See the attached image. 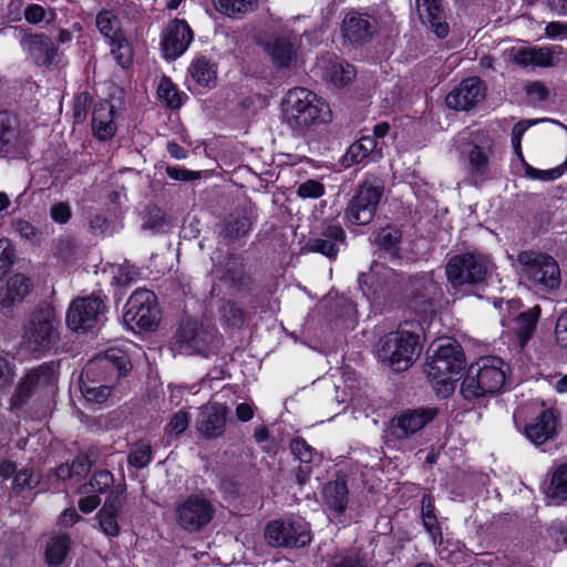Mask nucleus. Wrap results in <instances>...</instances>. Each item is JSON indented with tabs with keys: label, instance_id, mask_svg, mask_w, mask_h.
<instances>
[{
	"label": "nucleus",
	"instance_id": "7c9ffc66",
	"mask_svg": "<svg viewBox=\"0 0 567 567\" xmlns=\"http://www.w3.org/2000/svg\"><path fill=\"white\" fill-rule=\"evenodd\" d=\"M349 496V487L344 475L337 474L334 480L328 481L322 487L324 505L340 522H342L341 516H344L347 512Z\"/></svg>",
	"mask_w": 567,
	"mask_h": 567
},
{
	"label": "nucleus",
	"instance_id": "a19ab883",
	"mask_svg": "<svg viewBox=\"0 0 567 567\" xmlns=\"http://www.w3.org/2000/svg\"><path fill=\"white\" fill-rule=\"evenodd\" d=\"M324 78L338 87H344L355 78V68L347 61L334 58L324 69Z\"/></svg>",
	"mask_w": 567,
	"mask_h": 567
},
{
	"label": "nucleus",
	"instance_id": "dca6fc26",
	"mask_svg": "<svg viewBox=\"0 0 567 567\" xmlns=\"http://www.w3.org/2000/svg\"><path fill=\"white\" fill-rule=\"evenodd\" d=\"M561 45H524L509 49V61L522 69H550L558 65Z\"/></svg>",
	"mask_w": 567,
	"mask_h": 567
},
{
	"label": "nucleus",
	"instance_id": "72a5a7b5",
	"mask_svg": "<svg viewBox=\"0 0 567 567\" xmlns=\"http://www.w3.org/2000/svg\"><path fill=\"white\" fill-rule=\"evenodd\" d=\"M542 316V307L535 305L515 316L512 320L511 332L520 350L532 340Z\"/></svg>",
	"mask_w": 567,
	"mask_h": 567
},
{
	"label": "nucleus",
	"instance_id": "7ed1b4c3",
	"mask_svg": "<svg viewBox=\"0 0 567 567\" xmlns=\"http://www.w3.org/2000/svg\"><path fill=\"white\" fill-rule=\"evenodd\" d=\"M503 368L504 361L494 355L482 357L472 363L461 384V393L464 399L472 401L502 393L506 381Z\"/></svg>",
	"mask_w": 567,
	"mask_h": 567
},
{
	"label": "nucleus",
	"instance_id": "13d9d810",
	"mask_svg": "<svg viewBox=\"0 0 567 567\" xmlns=\"http://www.w3.org/2000/svg\"><path fill=\"white\" fill-rule=\"evenodd\" d=\"M120 514L114 513H103L102 511L96 513V519L99 522L100 528L105 536L117 537L120 535Z\"/></svg>",
	"mask_w": 567,
	"mask_h": 567
},
{
	"label": "nucleus",
	"instance_id": "6ab92c4d",
	"mask_svg": "<svg viewBox=\"0 0 567 567\" xmlns=\"http://www.w3.org/2000/svg\"><path fill=\"white\" fill-rule=\"evenodd\" d=\"M340 31L344 43L361 48L373 39L378 31V22L368 12L350 10L343 17Z\"/></svg>",
	"mask_w": 567,
	"mask_h": 567
},
{
	"label": "nucleus",
	"instance_id": "3c124183",
	"mask_svg": "<svg viewBox=\"0 0 567 567\" xmlns=\"http://www.w3.org/2000/svg\"><path fill=\"white\" fill-rule=\"evenodd\" d=\"M153 461V450L148 442L138 441L128 452L127 463L134 468H144Z\"/></svg>",
	"mask_w": 567,
	"mask_h": 567
},
{
	"label": "nucleus",
	"instance_id": "338daca9",
	"mask_svg": "<svg viewBox=\"0 0 567 567\" xmlns=\"http://www.w3.org/2000/svg\"><path fill=\"white\" fill-rule=\"evenodd\" d=\"M50 217L56 224H66L72 217V210L68 203L60 202L50 208Z\"/></svg>",
	"mask_w": 567,
	"mask_h": 567
},
{
	"label": "nucleus",
	"instance_id": "4d7b16f0",
	"mask_svg": "<svg viewBox=\"0 0 567 567\" xmlns=\"http://www.w3.org/2000/svg\"><path fill=\"white\" fill-rule=\"evenodd\" d=\"M126 487L125 485H117L106 496L103 506L100 508L103 513H114L122 515L125 505Z\"/></svg>",
	"mask_w": 567,
	"mask_h": 567
},
{
	"label": "nucleus",
	"instance_id": "20e7f679",
	"mask_svg": "<svg viewBox=\"0 0 567 567\" xmlns=\"http://www.w3.org/2000/svg\"><path fill=\"white\" fill-rule=\"evenodd\" d=\"M284 117L295 131H303L326 122L330 116L329 105L315 92L306 87H293L284 100Z\"/></svg>",
	"mask_w": 567,
	"mask_h": 567
},
{
	"label": "nucleus",
	"instance_id": "2f4dec72",
	"mask_svg": "<svg viewBox=\"0 0 567 567\" xmlns=\"http://www.w3.org/2000/svg\"><path fill=\"white\" fill-rule=\"evenodd\" d=\"M227 408L215 403L200 411L196 429L206 440L217 439L224 435L226 429Z\"/></svg>",
	"mask_w": 567,
	"mask_h": 567
},
{
	"label": "nucleus",
	"instance_id": "f03ea898",
	"mask_svg": "<svg viewBox=\"0 0 567 567\" xmlns=\"http://www.w3.org/2000/svg\"><path fill=\"white\" fill-rule=\"evenodd\" d=\"M426 367L436 394L449 398L454 393L456 383L466 368L462 346L455 340L440 344L434 353L427 358Z\"/></svg>",
	"mask_w": 567,
	"mask_h": 567
},
{
	"label": "nucleus",
	"instance_id": "bf43d9fd",
	"mask_svg": "<svg viewBox=\"0 0 567 567\" xmlns=\"http://www.w3.org/2000/svg\"><path fill=\"white\" fill-rule=\"evenodd\" d=\"M39 484V481L33 477L32 468H22L18 471L12 480V491L16 494L22 493L25 488L33 489Z\"/></svg>",
	"mask_w": 567,
	"mask_h": 567
},
{
	"label": "nucleus",
	"instance_id": "c756f323",
	"mask_svg": "<svg viewBox=\"0 0 567 567\" xmlns=\"http://www.w3.org/2000/svg\"><path fill=\"white\" fill-rule=\"evenodd\" d=\"M402 238V228L389 223L373 231L371 243L377 248L379 257L395 260L401 258Z\"/></svg>",
	"mask_w": 567,
	"mask_h": 567
},
{
	"label": "nucleus",
	"instance_id": "49530a36",
	"mask_svg": "<svg viewBox=\"0 0 567 567\" xmlns=\"http://www.w3.org/2000/svg\"><path fill=\"white\" fill-rule=\"evenodd\" d=\"M27 377L31 380L35 389L38 386H52L56 382L55 362H43L29 371Z\"/></svg>",
	"mask_w": 567,
	"mask_h": 567
},
{
	"label": "nucleus",
	"instance_id": "c85d7f7f",
	"mask_svg": "<svg viewBox=\"0 0 567 567\" xmlns=\"http://www.w3.org/2000/svg\"><path fill=\"white\" fill-rule=\"evenodd\" d=\"M23 153L20 126L17 117L0 111V157L18 158Z\"/></svg>",
	"mask_w": 567,
	"mask_h": 567
},
{
	"label": "nucleus",
	"instance_id": "ea45409f",
	"mask_svg": "<svg viewBox=\"0 0 567 567\" xmlns=\"http://www.w3.org/2000/svg\"><path fill=\"white\" fill-rule=\"evenodd\" d=\"M71 537L68 534H58L48 542L44 560L48 567L61 566L71 550Z\"/></svg>",
	"mask_w": 567,
	"mask_h": 567
},
{
	"label": "nucleus",
	"instance_id": "37998d69",
	"mask_svg": "<svg viewBox=\"0 0 567 567\" xmlns=\"http://www.w3.org/2000/svg\"><path fill=\"white\" fill-rule=\"evenodd\" d=\"M424 530L442 559H450L453 550H449L450 542H444L442 525L437 516L421 519Z\"/></svg>",
	"mask_w": 567,
	"mask_h": 567
},
{
	"label": "nucleus",
	"instance_id": "5fc2aeb1",
	"mask_svg": "<svg viewBox=\"0 0 567 567\" xmlns=\"http://www.w3.org/2000/svg\"><path fill=\"white\" fill-rule=\"evenodd\" d=\"M93 104V97L89 91H83L74 95L72 102V116L76 124H83L89 115Z\"/></svg>",
	"mask_w": 567,
	"mask_h": 567
},
{
	"label": "nucleus",
	"instance_id": "8fccbe9b",
	"mask_svg": "<svg viewBox=\"0 0 567 567\" xmlns=\"http://www.w3.org/2000/svg\"><path fill=\"white\" fill-rule=\"evenodd\" d=\"M189 419V413L185 410H179L171 416L169 421L164 427V433L167 437L164 442L165 446L171 445V437H178L188 429Z\"/></svg>",
	"mask_w": 567,
	"mask_h": 567
},
{
	"label": "nucleus",
	"instance_id": "09e8293b",
	"mask_svg": "<svg viewBox=\"0 0 567 567\" xmlns=\"http://www.w3.org/2000/svg\"><path fill=\"white\" fill-rule=\"evenodd\" d=\"M547 496L551 499H567V463L559 465L553 473Z\"/></svg>",
	"mask_w": 567,
	"mask_h": 567
},
{
	"label": "nucleus",
	"instance_id": "58836bf2",
	"mask_svg": "<svg viewBox=\"0 0 567 567\" xmlns=\"http://www.w3.org/2000/svg\"><path fill=\"white\" fill-rule=\"evenodd\" d=\"M492 146L474 144L467 155V169L472 177L484 181L489 174Z\"/></svg>",
	"mask_w": 567,
	"mask_h": 567
},
{
	"label": "nucleus",
	"instance_id": "774afa93",
	"mask_svg": "<svg viewBox=\"0 0 567 567\" xmlns=\"http://www.w3.org/2000/svg\"><path fill=\"white\" fill-rule=\"evenodd\" d=\"M555 339L560 348L567 349V309L556 320Z\"/></svg>",
	"mask_w": 567,
	"mask_h": 567
},
{
	"label": "nucleus",
	"instance_id": "a878e982",
	"mask_svg": "<svg viewBox=\"0 0 567 567\" xmlns=\"http://www.w3.org/2000/svg\"><path fill=\"white\" fill-rule=\"evenodd\" d=\"M20 43L37 66L49 69L55 64L58 47L45 33L25 34Z\"/></svg>",
	"mask_w": 567,
	"mask_h": 567
},
{
	"label": "nucleus",
	"instance_id": "412c9836",
	"mask_svg": "<svg viewBox=\"0 0 567 567\" xmlns=\"http://www.w3.org/2000/svg\"><path fill=\"white\" fill-rule=\"evenodd\" d=\"M485 91L478 76L466 78L446 95L445 103L452 110L468 111L485 99Z\"/></svg>",
	"mask_w": 567,
	"mask_h": 567
},
{
	"label": "nucleus",
	"instance_id": "bb28decb",
	"mask_svg": "<svg viewBox=\"0 0 567 567\" xmlns=\"http://www.w3.org/2000/svg\"><path fill=\"white\" fill-rule=\"evenodd\" d=\"M415 3L421 22L436 38L445 39L450 33V25L446 21L444 0H415Z\"/></svg>",
	"mask_w": 567,
	"mask_h": 567
},
{
	"label": "nucleus",
	"instance_id": "b1692460",
	"mask_svg": "<svg viewBox=\"0 0 567 567\" xmlns=\"http://www.w3.org/2000/svg\"><path fill=\"white\" fill-rule=\"evenodd\" d=\"M435 287L430 280L419 279L411 284L410 292L406 295L408 308L426 320L436 315Z\"/></svg>",
	"mask_w": 567,
	"mask_h": 567
},
{
	"label": "nucleus",
	"instance_id": "ddd939ff",
	"mask_svg": "<svg viewBox=\"0 0 567 567\" xmlns=\"http://www.w3.org/2000/svg\"><path fill=\"white\" fill-rule=\"evenodd\" d=\"M216 509L204 493L186 496L176 507L177 524L188 533L200 532L215 517Z\"/></svg>",
	"mask_w": 567,
	"mask_h": 567
},
{
	"label": "nucleus",
	"instance_id": "c9c22d12",
	"mask_svg": "<svg viewBox=\"0 0 567 567\" xmlns=\"http://www.w3.org/2000/svg\"><path fill=\"white\" fill-rule=\"evenodd\" d=\"M277 68H289L297 60V47L293 41L284 35L269 39L264 47Z\"/></svg>",
	"mask_w": 567,
	"mask_h": 567
},
{
	"label": "nucleus",
	"instance_id": "cd10ccee",
	"mask_svg": "<svg viewBox=\"0 0 567 567\" xmlns=\"http://www.w3.org/2000/svg\"><path fill=\"white\" fill-rule=\"evenodd\" d=\"M174 339L178 349L187 353L206 355L209 350L208 334L195 320L188 319L181 322Z\"/></svg>",
	"mask_w": 567,
	"mask_h": 567
},
{
	"label": "nucleus",
	"instance_id": "e2e57ef3",
	"mask_svg": "<svg viewBox=\"0 0 567 567\" xmlns=\"http://www.w3.org/2000/svg\"><path fill=\"white\" fill-rule=\"evenodd\" d=\"M225 318L229 327L240 328L245 323L246 315L243 308L236 301L230 300L227 302Z\"/></svg>",
	"mask_w": 567,
	"mask_h": 567
},
{
	"label": "nucleus",
	"instance_id": "4c0bfd02",
	"mask_svg": "<svg viewBox=\"0 0 567 567\" xmlns=\"http://www.w3.org/2000/svg\"><path fill=\"white\" fill-rule=\"evenodd\" d=\"M378 142L374 137L369 135L361 136L358 141L352 143L341 158V164L344 167H351L358 164H365L369 157L377 150Z\"/></svg>",
	"mask_w": 567,
	"mask_h": 567
},
{
	"label": "nucleus",
	"instance_id": "e433bc0d",
	"mask_svg": "<svg viewBox=\"0 0 567 567\" xmlns=\"http://www.w3.org/2000/svg\"><path fill=\"white\" fill-rule=\"evenodd\" d=\"M192 79L200 86L214 89L217 85L218 63L206 55H198L189 64Z\"/></svg>",
	"mask_w": 567,
	"mask_h": 567
},
{
	"label": "nucleus",
	"instance_id": "680f3d73",
	"mask_svg": "<svg viewBox=\"0 0 567 567\" xmlns=\"http://www.w3.org/2000/svg\"><path fill=\"white\" fill-rule=\"evenodd\" d=\"M548 536L555 543L557 549L567 546V523L554 520L547 529Z\"/></svg>",
	"mask_w": 567,
	"mask_h": 567
},
{
	"label": "nucleus",
	"instance_id": "2eb2a0df",
	"mask_svg": "<svg viewBox=\"0 0 567 567\" xmlns=\"http://www.w3.org/2000/svg\"><path fill=\"white\" fill-rule=\"evenodd\" d=\"M437 413V409L431 406L402 410L391 419L389 433L399 441L411 439L430 424Z\"/></svg>",
	"mask_w": 567,
	"mask_h": 567
},
{
	"label": "nucleus",
	"instance_id": "c03bdc74",
	"mask_svg": "<svg viewBox=\"0 0 567 567\" xmlns=\"http://www.w3.org/2000/svg\"><path fill=\"white\" fill-rule=\"evenodd\" d=\"M214 8L221 14L237 19L255 11L258 0H212Z\"/></svg>",
	"mask_w": 567,
	"mask_h": 567
},
{
	"label": "nucleus",
	"instance_id": "79ce46f5",
	"mask_svg": "<svg viewBox=\"0 0 567 567\" xmlns=\"http://www.w3.org/2000/svg\"><path fill=\"white\" fill-rule=\"evenodd\" d=\"M553 219L554 212L547 207H539L525 218V231L532 238H536L549 230Z\"/></svg>",
	"mask_w": 567,
	"mask_h": 567
},
{
	"label": "nucleus",
	"instance_id": "a211bd4d",
	"mask_svg": "<svg viewBox=\"0 0 567 567\" xmlns=\"http://www.w3.org/2000/svg\"><path fill=\"white\" fill-rule=\"evenodd\" d=\"M265 539L272 547L302 548L311 543L310 532L295 520H271L265 527Z\"/></svg>",
	"mask_w": 567,
	"mask_h": 567
},
{
	"label": "nucleus",
	"instance_id": "f257e3e1",
	"mask_svg": "<svg viewBox=\"0 0 567 567\" xmlns=\"http://www.w3.org/2000/svg\"><path fill=\"white\" fill-rule=\"evenodd\" d=\"M132 370L131 355L124 349L111 347L97 353L86 362L80 375L83 398L91 403H105Z\"/></svg>",
	"mask_w": 567,
	"mask_h": 567
},
{
	"label": "nucleus",
	"instance_id": "1a4fd4ad",
	"mask_svg": "<svg viewBox=\"0 0 567 567\" xmlns=\"http://www.w3.org/2000/svg\"><path fill=\"white\" fill-rule=\"evenodd\" d=\"M161 313L155 292L138 288L127 299L123 319L131 329L148 332L157 329Z\"/></svg>",
	"mask_w": 567,
	"mask_h": 567
},
{
	"label": "nucleus",
	"instance_id": "f3484780",
	"mask_svg": "<svg viewBox=\"0 0 567 567\" xmlns=\"http://www.w3.org/2000/svg\"><path fill=\"white\" fill-rule=\"evenodd\" d=\"M358 282L371 302H386L395 293L396 280L389 267L372 266L368 272L360 274Z\"/></svg>",
	"mask_w": 567,
	"mask_h": 567
},
{
	"label": "nucleus",
	"instance_id": "393cba45",
	"mask_svg": "<svg viewBox=\"0 0 567 567\" xmlns=\"http://www.w3.org/2000/svg\"><path fill=\"white\" fill-rule=\"evenodd\" d=\"M559 421L557 410L544 409L524 425V435L533 444L542 445L556 436Z\"/></svg>",
	"mask_w": 567,
	"mask_h": 567
},
{
	"label": "nucleus",
	"instance_id": "6e6d98bb",
	"mask_svg": "<svg viewBox=\"0 0 567 567\" xmlns=\"http://www.w3.org/2000/svg\"><path fill=\"white\" fill-rule=\"evenodd\" d=\"M289 447L295 458L303 465H309L317 455V450L300 435L291 439Z\"/></svg>",
	"mask_w": 567,
	"mask_h": 567
},
{
	"label": "nucleus",
	"instance_id": "052dcab7",
	"mask_svg": "<svg viewBox=\"0 0 567 567\" xmlns=\"http://www.w3.org/2000/svg\"><path fill=\"white\" fill-rule=\"evenodd\" d=\"M326 194L324 185L317 181L309 178L301 183L297 188V195L300 198H311L317 199L322 197Z\"/></svg>",
	"mask_w": 567,
	"mask_h": 567
},
{
	"label": "nucleus",
	"instance_id": "5701e85b",
	"mask_svg": "<svg viewBox=\"0 0 567 567\" xmlns=\"http://www.w3.org/2000/svg\"><path fill=\"white\" fill-rule=\"evenodd\" d=\"M193 39L190 25L185 20L174 19L165 29L161 42L164 58L176 60L188 49Z\"/></svg>",
	"mask_w": 567,
	"mask_h": 567
},
{
	"label": "nucleus",
	"instance_id": "9d476101",
	"mask_svg": "<svg viewBox=\"0 0 567 567\" xmlns=\"http://www.w3.org/2000/svg\"><path fill=\"white\" fill-rule=\"evenodd\" d=\"M383 194L384 186L381 182H361L344 209V220L354 226L369 225L377 214Z\"/></svg>",
	"mask_w": 567,
	"mask_h": 567
},
{
	"label": "nucleus",
	"instance_id": "aec40b11",
	"mask_svg": "<svg viewBox=\"0 0 567 567\" xmlns=\"http://www.w3.org/2000/svg\"><path fill=\"white\" fill-rule=\"evenodd\" d=\"M306 247L309 251L336 260L340 251L348 248L347 234L339 223H322L317 236H310Z\"/></svg>",
	"mask_w": 567,
	"mask_h": 567
},
{
	"label": "nucleus",
	"instance_id": "de8ad7c7",
	"mask_svg": "<svg viewBox=\"0 0 567 567\" xmlns=\"http://www.w3.org/2000/svg\"><path fill=\"white\" fill-rule=\"evenodd\" d=\"M35 386L27 374L18 382L10 398V410L19 411L24 408L34 395Z\"/></svg>",
	"mask_w": 567,
	"mask_h": 567
},
{
	"label": "nucleus",
	"instance_id": "9b49d317",
	"mask_svg": "<svg viewBox=\"0 0 567 567\" xmlns=\"http://www.w3.org/2000/svg\"><path fill=\"white\" fill-rule=\"evenodd\" d=\"M95 27L107 41L111 54L122 69L133 65V47L125 37L118 16L112 9H102L95 17Z\"/></svg>",
	"mask_w": 567,
	"mask_h": 567
},
{
	"label": "nucleus",
	"instance_id": "423d86ee",
	"mask_svg": "<svg viewBox=\"0 0 567 567\" xmlns=\"http://www.w3.org/2000/svg\"><path fill=\"white\" fill-rule=\"evenodd\" d=\"M109 298L102 290L74 298L66 310V327L76 333H86L99 329L106 321Z\"/></svg>",
	"mask_w": 567,
	"mask_h": 567
},
{
	"label": "nucleus",
	"instance_id": "f704fd0d",
	"mask_svg": "<svg viewBox=\"0 0 567 567\" xmlns=\"http://www.w3.org/2000/svg\"><path fill=\"white\" fill-rule=\"evenodd\" d=\"M33 288L32 281L23 274H13L0 290V307L12 310L16 303L22 302Z\"/></svg>",
	"mask_w": 567,
	"mask_h": 567
},
{
	"label": "nucleus",
	"instance_id": "a18cd8bd",
	"mask_svg": "<svg viewBox=\"0 0 567 567\" xmlns=\"http://www.w3.org/2000/svg\"><path fill=\"white\" fill-rule=\"evenodd\" d=\"M184 93L179 92L178 87L173 81L163 76L157 87L158 100L171 110H177L183 105L182 96Z\"/></svg>",
	"mask_w": 567,
	"mask_h": 567
},
{
	"label": "nucleus",
	"instance_id": "473e14b6",
	"mask_svg": "<svg viewBox=\"0 0 567 567\" xmlns=\"http://www.w3.org/2000/svg\"><path fill=\"white\" fill-rule=\"evenodd\" d=\"M114 106L109 100H100L93 105L92 134L100 142L114 137L117 126L114 122Z\"/></svg>",
	"mask_w": 567,
	"mask_h": 567
},
{
	"label": "nucleus",
	"instance_id": "864d4df0",
	"mask_svg": "<svg viewBox=\"0 0 567 567\" xmlns=\"http://www.w3.org/2000/svg\"><path fill=\"white\" fill-rule=\"evenodd\" d=\"M114 484V475L109 470H99L94 472L87 483L83 485L84 492H93L95 494L106 493Z\"/></svg>",
	"mask_w": 567,
	"mask_h": 567
},
{
	"label": "nucleus",
	"instance_id": "6e6552de",
	"mask_svg": "<svg viewBox=\"0 0 567 567\" xmlns=\"http://www.w3.org/2000/svg\"><path fill=\"white\" fill-rule=\"evenodd\" d=\"M59 319L53 307L35 308L24 326V339L33 352L50 350L59 340Z\"/></svg>",
	"mask_w": 567,
	"mask_h": 567
},
{
	"label": "nucleus",
	"instance_id": "0eeeda50",
	"mask_svg": "<svg viewBox=\"0 0 567 567\" xmlns=\"http://www.w3.org/2000/svg\"><path fill=\"white\" fill-rule=\"evenodd\" d=\"M525 278L543 290H554L560 286V268L557 260L549 254L529 249L517 255Z\"/></svg>",
	"mask_w": 567,
	"mask_h": 567
},
{
	"label": "nucleus",
	"instance_id": "4be33fe9",
	"mask_svg": "<svg viewBox=\"0 0 567 567\" xmlns=\"http://www.w3.org/2000/svg\"><path fill=\"white\" fill-rule=\"evenodd\" d=\"M251 228L250 213L246 208L237 207L221 221L219 237L227 246L239 248L246 244Z\"/></svg>",
	"mask_w": 567,
	"mask_h": 567
},
{
	"label": "nucleus",
	"instance_id": "f8f14e48",
	"mask_svg": "<svg viewBox=\"0 0 567 567\" xmlns=\"http://www.w3.org/2000/svg\"><path fill=\"white\" fill-rule=\"evenodd\" d=\"M445 272L447 280L454 288L465 285L476 286L486 281V261L472 252L455 255L446 264Z\"/></svg>",
	"mask_w": 567,
	"mask_h": 567
},
{
	"label": "nucleus",
	"instance_id": "603ef678",
	"mask_svg": "<svg viewBox=\"0 0 567 567\" xmlns=\"http://www.w3.org/2000/svg\"><path fill=\"white\" fill-rule=\"evenodd\" d=\"M522 164L525 169V175L530 179L556 181L567 171V158L560 165L545 171L533 167L526 159H523Z\"/></svg>",
	"mask_w": 567,
	"mask_h": 567
},
{
	"label": "nucleus",
	"instance_id": "0e129e2a",
	"mask_svg": "<svg viewBox=\"0 0 567 567\" xmlns=\"http://www.w3.org/2000/svg\"><path fill=\"white\" fill-rule=\"evenodd\" d=\"M529 125L530 124L525 121H519L512 128V135H511L512 145H513L515 154L520 159V162H523V159H525L523 151H522V138H523V135L525 134V132L527 131V128L529 127Z\"/></svg>",
	"mask_w": 567,
	"mask_h": 567
},
{
	"label": "nucleus",
	"instance_id": "69168bd1",
	"mask_svg": "<svg viewBox=\"0 0 567 567\" xmlns=\"http://www.w3.org/2000/svg\"><path fill=\"white\" fill-rule=\"evenodd\" d=\"M330 567H367V564L359 553H351L336 557Z\"/></svg>",
	"mask_w": 567,
	"mask_h": 567
},
{
	"label": "nucleus",
	"instance_id": "39448f33",
	"mask_svg": "<svg viewBox=\"0 0 567 567\" xmlns=\"http://www.w3.org/2000/svg\"><path fill=\"white\" fill-rule=\"evenodd\" d=\"M422 351L421 336L403 328L391 331L379 341L378 355L395 372L408 370Z\"/></svg>",
	"mask_w": 567,
	"mask_h": 567
},
{
	"label": "nucleus",
	"instance_id": "4468645a",
	"mask_svg": "<svg viewBox=\"0 0 567 567\" xmlns=\"http://www.w3.org/2000/svg\"><path fill=\"white\" fill-rule=\"evenodd\" d=\"M220 280L227 282L229 288L235 290L237 295L247 298L251 309L256 310L262 303L260 291H258L254 278L247 271L241 256L234 252L228 254Z\"/></svg>",
	"mask_w": 567,
	"mask_h": 567
}]
</instances>
